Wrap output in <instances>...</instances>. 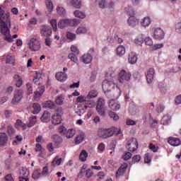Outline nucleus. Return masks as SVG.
<instances>
[{
	"label": "nucleus",
	"mask_w": 181,
	"mask_h": 181,
	"mask_svg": "<svg viewBox=\"0 0 181 181\" xmlns=\"http://www.w3.org/2000/svg\"><path fill=\"white\" fill-rule=\"evenodd\" d=\"M9 16V13H5L2 8H0V32L1 35H4L6 42L12 43L13 40L12 39V35H11V31L8 28V25H11V18Z\"/></svg>",
	"instance_id": "1"
},
{
	"label": "nucleus",
	"mask_w": 181,
	"mask_h": 181,
	"mask_svg": "<svg viewBox=\"0 0 181 181\" xmlns=\"http://www.w3.org/2000/svg\"><path fill=\"white\" fill-rule=\"evenodd\" d=\"M115 87V84L112 81H104L102 84V88L104 90L105 95L108 98H119L121 96V89L117 86L115 88L111 91L108 87Z\"/></svg>",
	"instance_id": "2"
},
{
	"label": "nucleus",
	"mask_w": 181,
	"mask_h": 181,
	"mask_svg": "<svg viewBox=\"0 0 181 181\" xmlns=\"http://www.w3.org/2000/svg\"><path fill=\"white\" fill-rule=\"evenodd\" d=\"M80 24V21L76 18L60 20L58 23L59 29H64L67 26H78Z\"/></svg>",
	"instance_id": "3"
},
{
	"label": "nucleus",
	"mask_w": 181,
	"mask_h": 181,
	"mask_svg": "<svg viewBox=\"0 0 181 181\" xmlns=\"http://www.w3.org/2000/svg\"><path fill=\"white\" fill-rule=\"evenodd\" d=\"M117 132V127H112L109 129H102L100 130L98 135L103 139H107L114 135Z\"/></svg>",
	"instance_id": "4"
},
{
	"label": "nucleus",
	"mask_w": 181,
	"mask_h": 181,
	"mask_svg": "<svg viewBox=\"0 0 181 181\" xmlns=\"http://www.w3.org/2000/svg\"><path fill=\"white\" fill-rule=\"evenodd\" d=\"M126 149L129 152H135L138 149V141L136 138L131 137L127 139Z\"/></svg>",
	"instance_id": "5"
},
{
	"label": "nucleus",
	"mask_w": 181,
	"mask_h": 181,
	"mask_svg": "<svg viewBox=\"0 0 181 181\" xmlns=\"http://www.w3.org/2000/svg\"><path fill=\"white\" fill-rule=\"evenodd\" d=\"M94 48H91L87 54H83L81 57V61L82 63H84V64H90L91 62L93 61V56H94Z\"/></svg>",
	"instance_id": "6"
},
{
	"label": "nucleus",
	"mask_w": 181,
	"mask_h": 181,
	"mask_svg": "<svg viewBox=\"0 0 181 181\" xmlns=\"http://www.w3.org/2000/svg\"><path fill=\"white\" fill-rule=\"evenodd\" d=\"M95 107V102L93 101V100H85V105H84V108L83 109L81 106L78 107V115H79L80 117H81V114H84V112H86V110H87V108H94Z\"/></svg>",
	"instance_id": "7"
},
{
	"label": "nucleus",
	"mask_w": 181,
	"mask_h": 181,
	"mask_svg": "<svg viewBox=\"0 0 181 181\" xmlns=\"http://www.w3.org/2000/svg\"><path fill=\"white\" fill-rule=\"evenodd\" d=\"M52 33H53L52 27L47 25H41V28H40L41 37H50V36H52Z\"/></svg>",
	"instance_id": "8"
},
{
	"label": "nucleus",
	"mask_w": 181,
	"mask_h": 181,
	"mask_svg": "<svg viewBox=\"0 0 181 181\" xmlns=\"http://www.w3.org/2000/svg\"><path fill=\"white\" fill-rule=\"evenodd\" d=\"M131 76L132 75L129 71L122 69L119 73V83L122 84L124 81H129V80H131Z\"/></svg>",
	"instance_id": "9"
},
{
	"label": "nucleus",
	"mask_w": 181,
	"mask_h": 181,
	"mask_svg": "<svg viewBox=\"0 0 181 181\" xmlns=\"http://www.w3.org/2000/svg\"><path fill=\"white\" fill-rule=\"evenodd\" d=\"M28 45L29 48L32 52H37V50H40V42L35 38H32Z\"/></svg>",
	"instance_id": "10"
},
{
	"label": "nucleus",
	"mask_w": 181,
	"mask_h": 181,
	"mask_svg": "<svg viewBox=\"0 0 181 181\" xmlns=\"http://www.w3.org/2000/svg\"><path fill=\"white\" fill-rule=\"evenodd\" d=\"M153 37L156 40H162L165 38V32L162 28H156L153 31Z\"/></svg>",
	"instance_id": "11"
},
{
	"label": "nucleus",
	"mask_w": 181,
	"mask_h": 181,
	"mask_svg": "<svg viewBox=\"0 0 181 181\" xmlns=\"http://www.w3.org/2000/svg\"><path fill=\"white\" fill-rule=\"evenodd\" d=\"M23 98V90H17L14 92V96L12 99V104H18Z\"/></svg>",
	"instance_id": "12"
},
{
	"label": "nucleus",
	"mask_w": 181,
	"mask_h": 181,
	"mask_svg": "<svg viewBox=\"0 0 181 181\" xmlns=\"http://www.w3.org/2000/svg\"><path fill=\"white\" fill-rule=\"evenodd\" d=\"M155 74V69L150 68L146 73V81L148 84H151L153 81V76Z\"/></svg>",
	"instance_id": "13"
},
{
	"label": "nucleus",
	"mask_w": 181,
	"mask_h": 181,
	"mask_svg": "<svg viewBox=\"0 0 181 181\" xmlns=\"http://www.w3.org/2000/svg\"><path fill=\"white\" fill-rule=\"evenodd\" d=\"M168 142L172 146H180V145L181 144L180 139L176 137H169Z\"/></svg>",
	"instance_id": "14"
},
{
	"label": "nucleus",
	"mask_w": 181,
	"mask_h": 181,
	"mask_svg": "<svg viewBox=\"0 0 181 181\" xmlns=\"http://www.w3.org/2000/svg\"><path fill=\"white\" fill-rule=\"evenodd\" d=\"M55 78L58 81L63 83L67 80V74L66 72H58L55 75Z\"/></svg>",
	"instance_id": "15"
},
{
	"label": "nucleus",
	"mask_w": 181,
	"mask_h": 181,
	"mask_svg": "<svg viewBox=\"0 0 181 181\" xmlns=\"http://www.w3.org/2000/svg\"><path fill=\"white\" fill-rule=\"evenodd\" d=\"M128 62L130 64H135L138 62V56L136 52H132L129 54Z\"/></svg>",
	"instance_id": "16"
},
{
	"label": "nucleus",
	"mask_w": 181,
	"mask_h": 181,
	"mask_svg": "<svg viewBox=\"0 0 181 181\" xmlns=\"http://www.w3.org/2000/svg\"><path fill=\"white\" fill-rule=\"evenodd\" d=\"M8 144V136L6 133H0V146H5Z\"/></svg>",
	"instance_id": "17"
},
{
	"label": "nucleus",
	"mask_w": 181,
	"mask_h": 181,
	"mask_svg": "<svg viewBox=\"0 0 181 181\" xmlns=\"http://www.w3.org/2000/svg\"><path fill=\"white\" fill-rule=\"evenodd\" d=\"M127 23L129 26H132V28H134L136 25H139V20L135 18V16H131L127 20Z\"/></svg>",
	"instance_id": "18"
},
{
	"label": "nucleus",
	"mask_w": 181,
	"mask_h": 181,
	"mask_svg": "<svg viewBox=\"0 0 181 181\" xmlns=\"http://www.w3.org/2000/svg\"><path fill=\"white\" fill-rule=\"evenodd\" d=\"M6 131L10 138H15L16 131L15 130L13 126H11V124H8L6 127Z\"/></svg>",
	"instance_id": "19"
},
{
	"label": "nucleus",
	"mask_w": 181,
	"mask_h": 181,
	"mask_svg": "<svg viewBox=\"0 0 181 181\" xmlns=\"http://www.w3.org/2000/svg\"><path fill=\"white\" fill-rule=\"evenodd\" d=\"M127 168L128 165L127 164L122 165L116 173V177H119V176H122V175L125 173V170H127Z\"/></svg>",
	"instance_id": "20"
},
{
	"label": "nucleus",
	"mask_w": 181,
	"mask_h": 181,
	"mask_svg": "<svg viewBox=\"0 0 181 181\" xmlns=\"http://www.w3.org/2000/svg\"><path fill=\"white\" fill-rule=\"evenodd\" d=\"M42 122H49L50 121V112L45 111L40 117Z\"/></svg>",
	"instance_id": "21"
},
{
	"label": "nucleus",
	"mask_w": 181,
	"mask_h": 181,
	"mask_svg": "<svg viewBox=\"0 0 181 181\" xmlns=\"http://www.w3.org/2000/svg\"><path fill=\"white\" fill-rule=\"evenodd\" d=\"M20 177H28L29 170L25 168H21L19 170Z\"/></svg>",
	"instance_id": "22"
},
{
	"label": "nucleus",
	"mask_w": 181,
	"mask_h": 181,
	"mask_svg": "<svg viewBox=\"0 0 181 181\" xmlns=\"http://www.w3.org/2000/svg\"><path fill=\"white\" fill-rule=\"evenodd\" d=\"M52 124L54 125H59L62 122V117L57 115H54L52 117Z\"/></svg>",
	"instance_id": "23"
},
{
	"label": "nucleus",
	"mask_w": 181,
	"mask_h": 181,
	"mask_svg": "<svg viewBox=\"0 0 181 181\" xmlns=\"http://www.w3.org/2000/svg\"><path fill=\"white\" fill-rule=\"evenodd\" d=\"M10 159H8V163H6V169L7 170H10L11 166V162H12L13 159H15V152L12 151L9 156Z\"/></svg>",
	"instance_id": "24"
},
{
	"label": "nucleus",
	"mask_w": 181,
	"mask_h": 181,
	"mask_svg": "<svg viewBox=\"0 0 181 181\" xmlns=\"http://www.w3.org/2000/svg\"><path fill=\"white\" fill-rule=\"evenodd\" d=\"M151 18L149 17H144L142 21L141 22V25L144 26V28H147L151 25Z\"/></svg>",
	"instance_id": "25"
},
{
	"label": "nucleus",
	"mask_w": 181,
	"mask_h": 181,
	"mask_svg": "<svg viewBox=\"0 0 181 181\" xmlns=\"http://www.w3.org/2000/svg\"><path fill=\"white\" fill-rule=\"evenodd\" d=\"M96 4L101 9H105L107 8V0H96Z\"/></svg>",
	"instance_id": "26"
},
{
	"label": "nucleus",
	"mask_w": 181,
	"mask_h": 181,
	"mask_svg": "<svg viewBox=\"0 0 181 181\" xmlns=\"http://www.w3.org/2000/svg\"><path fill=\"white\" fill-rule=\"evenodd\" d=\"M44 107L45 108H49L50 110H53V109L56 108V103H54V102H52L51 100H48L45 103Z\"/></svg>",
	"instance_id": "27"
},
{
	"label": "nucleus",
	"mask_w": 181,
	"mask_h": 181,
	"mask_svg": "<svg viewBox=\"0 0 181 181\" xmlns=\"http://www.w3.org/2000/svg\"><path fill=\"white\" fill-rule=\"evenodd\" d=\"M117 54L121 57L125 54V47L122 45L117 47Z\"/></svg>",
	"instance_id": "28"
},
{
	"label": "nucleus",
	"mask_w": 181,
	"mask_h": 181,
	"mask_svg": "<svg viewBox=\"0 0 181 181\" xmlns=\"http://www.w3.org/2000/svg\"><path fill=\"white\" fill-rule=\"evenodd\" d=\"M98 95V91H97L96 90H92L88 93L86 98H88V100H90L91 98H95V97H97Z\"/></svg>",
	"instance_id": "29"
},
{
	"label": "nucleus",
	"mask_w": 181,
	"mask_h": 181,
	"mask_svg": "<svg viewBox=\"0 0 181 181\" xmlns=\"http://www.w3.org/2000/svg\"><path fill=\"white\" fill-rule=\"evenodd\" d=\"M28 121H29V122L28 124V127L29 128L33 127L35 125V124H36V122H37V117H36V116H31V117H30Z\"/></svg>",
	"instance_id": "30"
},
{
	"label": "nucleus",
	"mask_w": 181,
	"mask_h": 181,
	"mask_svg": "<svg viewBox=\"0 0 181 181\" xmlns=\"http://www.w3.org/2000/svg\"><path fill=\"white\" fill-rule=\"evenodd\" d=\"M6 63L7 64H13L15 63V57L12 56L11 54H7Z\"/></svg>",
	"instance_id": "31"
},
{
	"label": "nucleus",
	"mask_w": 181,
	"mask_h": 181,
	"mask_svg": "<svg viewBox=\"0 0 181 181\" xmlns=\"http://www.w3.org/2000/svg\"><path fill=\"white\" fill-rule=\"evenodd\" d=\"M170 123V116L164 115L161 119V124L163 125H168Z\"/></svg>",
	"instance_id": "32"
},
{
	"label": "nucleus",
	"mask_w": 181,
	"mask_h": 181,
	"mask_svg": "<svg viewBox=\"0 0 181 181\" xmlns=\"http://www.w3.org/2000/svg\"><path fill=\"white\" fill-rule=\"evenodd\" d=\"M74 15L76 18H79V19H84L86 18V13L80 11H75Z\"/></svg>",
	"instance_id": "33"
},
{
	"label": "nucleus",
	"mask_w": 181,
	"mask_h": 181,
	"mask_svg": "<svg viewBox=\"0 0 181 181\" xmlns=\"http://www.w3.org/2000/svg\"><path fill=\"white\" fill-rule=\"evenodd\" d=\"M87 156H88L87 151H86L85 150H83L79 155V159L80 160H81V162H86L87 159Z\"/></svg>",
	"instance_id": "34"
},
{
	"label": "nucleus",
	"mask_w": 181,
	"mask_h": 181,
	"mask_svg": "<svg viewBox=\"0 0 181 181\" xmlns=\"http://www.w3.org/2000/svg\"><path fill=\"white\" fill-rule=\"evenodd\" d=\"M45 4L49 13H52L53 11V3L50 0H46Z\"/></svg>",
	"instance_id": "35"
},
{
	"label": "nucleus",
	"mask_w": 181,
	"mask_h": 181,
	"mask_svg": "<svg viewBox=\"0 0 181 181\" xmlns=\"http://www.w3.org/2000/svg\"><path fill=\"white\" fill-rule=\"evenodd\" d=\"M83 141H84V133H82L81 134L76 137L75 144L76 145H78L79 144H81Z\"/></svg>",
	"instance_id": "36"
},
{
	"label": "nucleus",
	"mask_w": 181,
	"mask_h": 181,
	"mask_svg": "<svg viewBox=\"0 0 181 181\" xmlns=\"http://www.w3.org/2000/svg\"><path fill=\"white\" fill-rule=\"evenodd\" d=\"M144 37L142 35H139L135 40H134V43L137 46H141L142 43H144Z\"/></svg>",
	"instance_id": "37"
},
{
	"label": "nucleus",
	"mask_w": 181,
	"mask_h": 181,
	"mask_svg": "<svg viewBox=\"0 0 181 181\" xmlns=\"http://www.w3.org/2000/svg\"><path fill=\"white\" fill-rule=\"evenodd\" d=\"M33 108H34L33 114H39L40 112V105L39 103H33Z\"/></svg>",
	"instance_id": "38"
},
{
	"label": "nucleus",
	"mask_w": 181,
	"mask_h": 181,
	"mask_svg": "<svg viewBox=\"0 0 181 181\" xmlns=\"http://www.w3.org/2000/svg\"><path fill=\"white\" fill-rule=\"evenodd\" d=\"M71 4L74 8H77L78 9L81 8V0H71Z\"/></svg>",
	"instance_id": "39"
},
{
	"label": "nucleus",
	"mask_w": 181,
	"mask_h": 181,
	"mask_svg": "<svg viewBox=\"0 0 181 181\" xmlns=\"http://www.w3.org/2000/svg\"><path fill=\"white\" fill-rule=\"evenodd\" d=\"M96 108H105V101L102 98L98 99Z\"/></svg>",
	"instance_id": "40"
},
{
	"label": "nucleus",
	"mask_w": 181,
	"mask_h": 181,
	"mask_svg": "<svg viewBox=\"0 0 181 181\" xmlns=\"http://www.w3.org/2000/svg\"><path fill=\"white\" fill-rule=\"evenodd\" d=\"M76 134V131L74 129H69L66 133V136L69 139L70 138H73Z\"/></svg>",
	"instance_id": "41"
},
{
	"label": "nucleus",
	"mask_w": 181,
	"mask_h": 181,
	"mask_svg": "<svg viewBox=\"0 0 181 181\" xmlns=\"http://www.w3.org/2000/svg\"><path fill=\"white\" fill-rule=\"evenodd\" d=\"M87 30L86 27H78L76 30V34L82 35L83 33H87Z\"/></svg>",
	"instance_id": "42"
},
{
	"label": "nucleus",
	"mask_w": 181,
	"mask_h": 181,
	"mask_svg": "<svg viewBox=\"0 0 181 181\" xmlns=\"http://www.w3.org/2000/svg\"><path fill=\"white\" fill-rule=\"evenodd\" d=\"M62 164V158L59 157H55L54 159L52 160L53 166H59Z\"/></svg>",
	"instance_id": "43"
},
{
	"label": "nucleus",
	"mask_w": 181,
	"mask_h": 181,
	"mask_svg": "<svg viewBox=\"0 0 181 181\" xmlns=\"http://www.w3.org/2000/svg\"><path fill=\"white\" fill-rule=\"evenodd\" d=\"M86 169H87V165H83L78 175V177H83L86 175Z\"/></svg>",
	"instance_id": "44"
},
{
	"label": "nucleus",
	"mask_w": 181,
	"mask_h": 181,
	"mask_svg": "<svg viewBox=\"0 0 181 181\" xmlns=\"http://www.w3.org/2000/svg\"><path fill=\"white\" fill-rule=\"evenodd\" d=\"M145 45L146 46H153V41L150 37H147L144 39Z\"/></svg>",
	"instance_id": "45"
},
{
	"label": "nucleus",
	"mask_w": 181,
	"mask_h": 181,
	"mask_svg": "<svg viewBox=\"0 0 181 181\" xmlns=\"http://www.w3.org/2000/svg\"><path fill=\"white\" fill-rule=\"evenodd\" d=\"M32 177L35 180H37V179L42 177V174L38 170H35L33 172Z\"/></svg>",
	"instance_id": "46"
},
{
	"label": "nucleus",
	"mask_w": 181,
	"mask_h": 181,
	"mask_svg": "<svg viewBox=\"0 0 181 181\" xmlns=\"http://www.w3.org/2000/svg\"><path fill=\"white\" fill-rule=\"evenodd\" d=\"M68 57L69 59H70L71 62H74V63H77V62H78V59H77V57L76 56V54L71 53L68 55Z\"/></svg>",
	"instance_id": "47"
},
{
	"label": "nucleus",
	"mask_w": 181,
	"mask_h": 181,
	"mask_svg": "<svg viewBox=\"0 0 181 181\" xmlns=\"http://www.w3.org/2000/svg\"><path fill=\"white\" fill-rule=\"evenodd\" d=\"M50 24L52 28L54 29V32H56V30H57V20L52 19L50 21Z\"/></svg>",
	"instance_id": "48"
},
{
	"label": "nucleus",
	"mask_w": 181,
	"mask_h": 181,
	"mask_svg": "<svg viewBox=\"0 0 181 181\" xmlns=\"http://www.w3.org/2000/svg\"><path fill=\"white\" fill-rule=\"evenodd\" d=\"M152 161V158H151V155L149 153H146L144 155V163H150Z\"/></svg>",
	"instance_id": "49"
},
{
	"label": "nucleus",
	"mask_w": 181,
	"mask_h": 181,
	"mask_svg": "<svg viewBox=\"0 0 181 181\" xmlns=\"http://www.w3.org/2000/svg\"><path fill=\"white\" fill-rule=\"evenodd\" d=\"M96 111L98 112V115H102V117L105 115V107H96Z\"/></svg>",
	"instance_id": "50"
},
{
	"label": "nucleus",
	"mask_w": 181,
	"mask_h": 181,
	"mask_svg": "<svg viewBox=\"0 0 181 181\" xmlns=\"http://www.w3.org/2000/svg\"><path fill=\"white\" fill-rule=\"evenodd\" d=\"M86 100H88L87 96L80 95L76 98L77 103H86Z\"/></svg>",
	"instance_id": "51"
},
{
	"label": "nucleus",
	"mask_w": 181,
	"mask_h": 181,
	"mask_svg": "<svg viewBox=\"0 0 181 181\" xmlns=\"http://www.w3.org/2000/svg\"><path fill=\"white\" fill-rule=\"evenodd\" d=\"M57 12L58 15H60L61 16H63L66 13V10L63 8V7H58L57 8Z\"/></svg>",
	"instance_id": "52"
},
{
	"label": "nucleus",
	"mask_w": 181,
	"mask_h": 181,
	"mask_svg": "<svg viewBox=\"0 0 181 181\" xmlns=\"http://www.w3.org/2000/svg\"><path fill=\"white\" fill-rule=\"evenodd\" d=\"M66 37L69 39V40H74L76 39V34L68 32L66 33Z\"/></svg>",
	"instance_id": "53"
},
{
	"label": "nucleus",
	"mask_w": 181,
	"mask_h": 181,
	"mask_svg": "<svg viewBox=\"0 0 181 181\" xmlns=\"http://www.w3.org/2000/svg\"><path fill=\"white\" fill-rule=\"evenodd\" d=\"M64 101V98H63L62 96H59L56 99V104H58V105H63Z\"/></svg>",
	"instance_id": "54"
},
{
	"label": "nucleus",
	"mask_w": 181,
	"mask_h": 181,
	"mask_svg": "<svg viewBox=\"0 0 181 181\" xmlns=\"http://www.w3.org/2000/svg\"><path fill=\"white\" fill-rule=\"evenodd\" d=\"M109 115L110 118H112L115 121H118L119 119V117L115 112H110Z\"/></svg>",
	"instance_id": "55"
},
{
	"label": "nucleus",
	"mask_w": 181,
	"mask_h": 181,
	"mask_svg": "<svg viewBox=\"0 0 181 181\" xmlns=\"http://www.w3.org/2000/svg\"><path fill=\"white\" fill-rule=\"evenodd\" d=\"M39 80H40V74H37V72L36 76H34L33 81L35 84H39Z\"/></svg>",
	"instance_id": "56"
},
{
	"label": "nucleus",
	"mask_w": 181,
	"mask_h": 181,
	"mask_svg": "<svg viewBox=\"0 0 181 181\" xmlns=\"http://www.w3.org/2000/svg\"><path fill=\"white\" fill-rule=\"evenodd\" d=\"M71 50L72 53H74V54H79L80 50H78V48L77 47L72 45L71 46Z\"/></svg>",
	"instance_id": "57"
},
{
	"label": "nucleus",
	"mask_w": 181,
	"mask_h": 181,
	"mask_svg": "<svg viewBox=\"0 0 181 181\" xmlns=\"http://www.w3.org/2000/svg\"><path fill=\"white\" fill-rule=\"evenodd\" d=\"M149 149L152 151V152H158V149H159L158 147H156L153 144L151 143L148 146Z\"/></svg>",
	"instance_id": "58"
},
{
	"label": "nucleus",
	"mask_w": 181,
	"mask_h": 181,
	"mask_svg": "<svg viewBox=\"0 0 181 181\" xmlns=\"http://www.w3.org/2000/svg\"><path fill=\"white\" fill-rule=\"evenodd\" d=\"M54 139L56 144H62V142H63V139H62V137L59 135H55L54 136Z\"/></svg>",
	"instance_id": "59"
},
{
	"label": "nucleus",
	"mask_w": 181,
	"mask_h": 181,
	"mask_svg": "<svg viewBox=\"0 0 181 181\" xmlns=\"http://www.w3.org/2000/svg\"><path fill=\"white\" fill-rule=\"evenodd\" d=\"M85 176L87 179H90V177L93 176V171H91V169L88 168L86 170Z\"/></svg>",
	"instance_id": "60"
},
{
	"label": "nucleus",
	"mask_w": 181,
	"mask_h": 181,
	"mask_svg": "<svg viewBox=\"0 0 181 181\" xmlns=\"http://www.w3.org/2000/svg\"><path fill=\"white\" fill-rule=\"evenodd\" d=\"M132 156V154L131 153V151L127 152L125 153V155L123 156L124 160H129V159H131Z\"/></svg>",
	"instance_id": "61"
},
{
	"label": "nucleus",
	"mask_w": 181,
	"mask_h": 181,
	"mask_svg": "<svg viewBox=\"0 0 181 181\" xmlns=\"http://www.w3.org/2000/svg\"><path fill=\"white\" fill-rule=\"evenodd\" d=\"M141 160V156L136 155L132 158L133 163H138Z\"/></svg>",
	"instance_id": "62"
},
{
	"label": "nucleus",
	"mask_w": 181,
	"mask_h": 181,
	"mask_svg": "<svg viewBox=\"0 0 181 181\" xmlns=\"http://www.w3.org/2000/svg\"><path fill=\"white\" fill-rule=\"evenodd\" d=\"M42 95V94L38 91V90H36L34 92V100H37L39 98H40V96Z\"/></svg>",
	"instance_id": "63"
},
{
	"label": "nucleus",
	"mask_w": 181,
	"mask_h": 181,
	"mask_svg": "<svg viewBox=\"0 0 181 181\" xmlns=\"http://www.w3.org/2000/svg\"><path fill=\"white\" fill-rule=\"evenodd\" d=\"M175 30L177 33H181V22L175 25Z\"/></svg>",
	"instance_id": "64"
}]
</instances>
